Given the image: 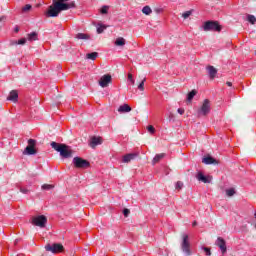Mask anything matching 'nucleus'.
Returning a JSON list of instances; mask_svg holds the SVG:
<instances>
[{"instance_id":"nucleus-1","label":"nucleus","mask_w":256,"mask_h":256,"mask_svg":"<svg viewBox=\"0 0 256 256\" xmlns=\"http://www.w3.org/2000/svg\"><path fill=\"white\" fill-rule=\"evenodd\" d=\"M75 8V2H71L70 4H62L58 3L57 0L52 1V5L49 6L47 15L48 17H58L61 11H68V9Z\"/></svg>"},{"instance_id":"nucleus-2","label":"nucleus","mask_w":256,"mask_h":256,"mask_svg":"<svg viewBox=\"0 0 256 256\" xmlns=\"http://www.w3.org/2000/svg\"><path fill=\"white\" fill-rule=\"evenodd\" d=\"M50 146L54 151H57L63 159H71V157H73V150L71 149V146L67 144L51 142Z\"/></svg>"},{"instance_id":"nucleus-3","label":"nucleus","mask_w":256,"mask_h":256,"mask_svg":"<svg viewBox=\"0 0 256 256\" xmlns=\"http://www.w3.org/2000/svg\"><path fill=\"white\" fill-rule=\"evenodd\" d=\"M202 29L203 31H214L215 33H221V31H223V26L219 24L218 21L208 20L204 22Z\"/></svg>"},{"instance_id":"nucleus-4","label":"nucleus","mask_w":256,"mask_h":256,"mask_svg":"<svg viewBox=\"0 0 256 256\" xmlns=\"http://www.w3.org/2000/svg\"><path fill=\"white\" fill-rule=\"evenodd\" d=\"M38 39H39V34L31 33V34H27L26 37L20 38L19 40H12V41H10V45L11 46L26 45L27 41H29L31 43L33 41H37Z\"/></svg>"},{"instance_id":"nucleus-5","label":"nucleus","mask_w":256,"mask_h":256,"mask_svg":"<svg viewBox=\"0 0 256 256\" xmlns=\"http://www.w3.org/2000/svg\"><path fill=\"white\" fill-rule=\"evenodd\" d=\"M181 251L186 256H191V243H189V235L182 234Z\"/></svg>"},{"instance_id":"nucleus-6","label":"nucleus","mask_w":256,"mask_h":256,"mask_svg":"<svg viewBox=\"0 0 256 256\" xmlns=\"http://www.w3.org/2000/svg\"><path fill=\"white\" fill-rule=\"evenodd\" d=\"M72 163L74 165V167H76V169H87V167H89L91 164L89 163V161L76 156L73 158Z\"/></svg>"},{"instance_id":"nucleus-7","label":"nucleus","mask_w":256,"mask_h":256,"mask_svg":"<svg viewBox=\"0 0 256 256\" xmlns=\"http://www.w3.org/2000/svg\"><path fill=\"white\" fill-rule=\"evenodd\" d=\"M35 145H37V140L29 139L28 146L24 149L23 155H37V150H35Z\"/></svg>"},{"instance_id":"nucleus-8","label":"nucleus","mask_w":256,"mask_h":256,"mask_svg":"<svg viewBox=\"0 0 256 256\" xmlns=\"http://www.w3.org/2000/svg\"><path fill=\"white\" fill-rule=\"evenodd\" d=\"M32 225L40 227V229L45 228L47 225V217L45 215L32 217Z\"/></svg>"},{"instance_id":"nucleus-9","label":"nucleus","mask_w":256,"mask_h":256,"mask_svg":"<svg viewBox=\"0 0 256 256\" xmlns=\"http://www.w3.org/2000/svg\"><path fill=\"white\" fill-rule=\"evenodd\" d=\"M45 250L53 254L63 253V244H59V243L47 244L45 246Z\"/></svg>"},{"instance_id":"nucleus-10","label":"nucleus","mask_w":256,"mask_h":256,"mask_svg":"<svg viewBox=\"0 0 256 256\" xmlns=\"http://www.w3.org/2000/svg\"><path fill=\"white\" fill-rule=\"evenodd\" d=\"M211 112V103L209 102V99H205L201 108L198 110V115H209Z\"/></svg>"},{"instance_id":"nucleus-11","label":"nucleus","mask_w":256,"mask_h":256,"mask_svg":"<svg viewBox=\"0 0 256 256\" xmlns=\"http://www.w3.org/2000/svg\"><path fill=\"white\" fill-rule=\"evenodd\" d=\"M217 247H219L222 255H225L227 253V242L222 237H218L216 240Z\"/></svg>"},{"instance_id":"nucleus-12","label":"nucleus","mask_w":256,"mask_h":256,"mask_svg":"<svg viewBox=\"0 0 256 256\" xmlns=\"http://www.w3.org/2000/svg\"><path fill=\"white\" fill-rule=\"evenodd\" d=\"M196 179L198 181H201L202 183H211V181H213V177L212 176H205L203 174V172H198L196 174Z\"/></svg>"},{"instance_id":"nucleus-13","label":"nucleus","mask_w":256,"mask_h":256,"mask_svg":"<svg viewBox=\"0 0 256 256\" xmlns=\"http://www.w3.org/2000/svg\"><path fill=\"white\" fill-rule=\"evenodd\" d=\"M138 156H139V152L126 154L125 156H123L122 162L131 163V161H134V159H137Z\"/></svg>"},{"instance_id":"nucleus-14","label":"nucleus","mask_w":256,"mask_h":256,"mask_svg":"<svg viewBox=\"0 0 256 256\" xmlns=\"http://www.w3.org/2000/svg\"><path fill=\"white\" fill-rule=\"evenodd\" d=\"M110 81H111V75L106 74L100 78L99 85L100 87L105 88L109 85Z\"/></svg>"},{"instance_id":"nucleus-15","label":"nucleus","mask_w":256,"mask_h":256,"mask_svg":"<svg viewBox=\"0 0 256 256\" xmlns=\"http://www.w3.org/2000/svg\"><path fill=\"white\" fill-rule=\"evenodd\" d=\"M102 143H103V141L101 140V138L94 136L91 139L90 147H92V149H95L97 147V145H101Z\"/></svg>"},{"instance_id":"nucleus-16","label":"nucleus","mask_w":256,"mask_h":256,"mask_svg":"<svg viewBox=\"0 0 256 256\" xmlns=\"http://www.w3.org/2000/svg\"><path fill=\"white\" fill-rule=\"evenodd\" d=\"M7 99L8 101H13V103H17V100L19 99V94L16 90H12Z\"/></svg>"},{"instance_id":"nucleus-17","label":"nucleus","mask_w":256,"mask_h":256,"mask_svg":"<svg viewBox=\"0 0 256 256\" xmlns=\"http://www.w3.org/2000/svg\"><path fill=\"white\" fill-rule=\"evenodd\" d=\"M202 163L204 165H214V163H217V160L211 156H206L202 159Z\"/></svg>"},{"instance_id":"nucleus-18","label":"nucleus","mask_w":256,"mask_h":256,"mask_svg":"<svg viewBox=\"0 0 256 256\" xmlns=\"http://www.w3.org/2000/svg\"><path fill=\"white\" fill-rule=\"evenodd\" d=\"M207 71L210 79H215V77H217V70L213 66H208Z\"/></svg>"},{"instance_id":"nucleus-19","label":"nucleus","mask_w":256,"mask_h":256,"mask_svg":"<svg viewBox=\"0 0 256 256\" xmlns=\"http://www.w3.org/2000/svg\"><path fill=\"white\" fill-rule=\"evenodd\" d=\"M131 106L128 104H123L118 108V113H130Z\"/></svg>"},{"instance_id":"nucleus-20","label":"nucleus","mask_w":256,"mask_h":256,"mask_svg":"<svg viewBox=\"0 0 256 256\" xmlns=\"http://www.w3.org/2000/svg\"><path fill=\"white\" fill-rule=\"evenodd\" d=\"M165 157V153L156 154L155 157L152 160V165H155L156 163H159L161 159Z\"/></svg>"},{"instance_id":"nucleus-21","label":"nucleus","mask_w":256,"mask_h":256,"mask_svg":"<svg viewBox=\"0 0 256 256\" xmlns=\"http://www.w3.org/2000/svg\"><path fill=\"white\" fill-rule=\"evenodd\" d=\"M116 47H123L125 45V38L118 37L115 41Z\"/></svg>"},{"instance_id":"nucleus-22","label":"nucleus","mask_w":256,"mask_h":256,"mask_svg":"<svg viewBox=\"0 0 256 256\" xmlns=\"http://www.w3.org/2000/svg\"><path fill=\"white\" fill-rule=\"evenodd\" d=\"M97 57H99V53H97V52H92V53L86 54V59H90L91 61H95V59H97Z\"/></svg>"},{"instance_id":"nucleus-23","label":"nucleus","mask_w":256,"mask_h":256,"mask_svg":"<svg viewBox=\"0 0 256 256\" xmlns=\"http://www.w3.org/2000/svg\"><path fill=\"white\" fill-rule=\"evenodd\" d=\"M95 27H96L97 33H103V31L107 29V25L105 24H96Z\"/></svg>"},{"instance_id":"nucleus-24","label":"nucleus","mask_w":256,"mask_h":256,"mask_svg":"<svg viewBox=\"0 0 256 256\" xmlns=\"http://www.w3.org/2000/svg\"><path fill=\"white\" fill-rule=\"evenodd\" d=\"M195 95H197V90L190 91L187 95V101H193V97H195Z\"/></svg>"},{"instance_id":"nucleus-25","label":"nucleus","mask_w":256,"mask_h":256,"mask_svg":"<svg viewBox=\"0 0 256 256\" xmlns=\"http://www.w3.org/2000/svg\"><path fill=\"white\" fill-rule=\"evenodd\" d=\"M76 39H91V36H89V34H85V33H78L75 36Z\"/></svg>"},{"instance_id":"nucleus-26","label":"nucleus","mask_w":256,"mask_h":256,"mask_svg":"<svg viewBox=\"0 0 256 256\" xmlns=\"http://www.w3.org/2000/svg\"><path fill=\"white\" fill-rule=\"evenodd\" d=\"M142 13H144V15H151V13H153V10H151V7L149 6H144L142 8Z\"/></svg>"},{"instance_id":"nucleus-27","label":"nucleus","mask_w":256,"mask_h":256,"mask_svg":"<svg viewBox=\"0 0 256 256\" xmlns=\"http://www.w3.org/2000/svg\"><path fill=\"white\" fill-rule=\"evenodd\" d=\"M247 21H248V23H251V25H255V23H256L255 15L248 14Z\"/></svg>"},{"instance_id":"nucleus-28","label":"nucleus","mask_w":256,"mask_h":256,"mask_svg":"<svg viewBox=\"0 0 256 256\" xmlns=\"http://www.w3.org/2000/svg\"><path fill=\"white\" fill-rule=\"evenodd\" d=\"M193 15V10L186 11L182 14L183 19H189Z\"/></svg>"},{"instance_id":"nucleus-29","label":"nucleus","mask_w":256,"mask_h":256,"mask_svg":"<svg viewBox=\"0 0 256 256\" xmlns=\"http://www.w3.org/2000/svg\"><path fill=\"white\" fill-rule=\"evenodd\" d=\"M53 187L54 186L51 184H43L41 188L43 191H51V189H53Z\"/></svg>"},{"instance_id":"nucleus-30","label":"nucleus","mask_w":256,"mask_h":256,"mask_svg":"<svg viewBox=\"0 0 256 256\" xmlns=\"http://www.w3.org/2000/svg\"><path fill=\"white\" fill-rule=\"evenodd\" d=\"M227 197H233L235 195V188H229L226 190Z\"/></svg>"},{"instance_id":"nucleus-31","label":"nucleus","mask_w":256,"mask_h":256,"mask_svg":"<svg viewBox=\"0 0 256 256\" xmlns=\"http://www.w3.org/2000/svg\"><path fill=\"white\" fill-rule=\"evenodd\" d=\"M108 11H109V6H107V5L102 6V8L100 10L102 15H107Z\"/></svg>"},{"instance_id":"nucleus-32","label":"nucleus","mask_w":256,"mask_h":256,"mask_svg":"<svg viewBox=\"0 0 256 256\" xmlns=\"http://www.w3.org/2000/svg\"><path fill=\"white\" fill-rule=\"evenodd\" d=\"M145 81L146 79L144 78L141 83L138 85L139 91H145Z\"/></svg>"},{"instance_id":"nucleus-33","label":"nucleus","mask_w":256,"mask_h":256,"mask_svg":"<svg viewBox=\"0 0 256 256\" xmlns=\"http://www.w3.org/2000/svg\"><path fill=\"white\" fill-rule=\"evenodd\" d=\"M204 253L207 255V256H211V248L209 247H202Z\"/></svg>"},{"instance_id":"nucleus-34","label":"nucleus","mask_w":256,"mask_h":256,"mask_svg":"<svg viewBox=\"0 0 256 256\" xmlns=\"http://www.w3.org/2000/svg\"><path fill=\"white\" fill-rule=\"evenodd\" d=\"M31 9H32L31 4H27V5H25V6L22 8V11L25 13V12H27V11H31Z\"/></svg>"},{"instance_id":"nucleus-35","label":"nucleus","mask_w":256,"mask_h":256,"mask_svg":"<svg viewBox=\"0 0 256 256\" xmlns=\"http://www.w3.org/2000/svg\"><path fill=\"white\" fill-rule=\"evenodd\" d=\"M175 189H183V182L181 181L176 182Z\"/></svg>"},{"instance_id":"nucleus-36","label":"nucleus","mask_w":256,"mask_h":256,"mask_svg":"<svg viewBox=\"0 0 256 256\" xmlns=\"http://www.w3.org/2000/svg\"><path fill=\"white\" fill-rule=\"evenodd\" d=\"M147 129H148V132L151 133V135H153V133H155V127H153L152 125H149L147 127Z\"/></svg>"},{"instance_id":"nucleus-37","label":"nucleus","mask_w":256,"mask_h":256,"mask_svg":"<svg viewBox=\"0 0 256 256\" xmlns=\"http://www.w3.org/2000/svg\"><path fill=\"white\" fill-rule=\"evenodd\" d=\"M58 3H61L62 5H71V2L70 3H67L69 2V0H57Z\"/></svg>"},{"instance_id":"nucleus-38","label":"nucleus","mask_w":256,"mask_h":256,"mask_svg":"<svg viewBox=\"0 0 256 256\" xmlns=\"http://www.w3.org/2000/svg\"><path fill=\"white\" fill-rule=\"evenodd\" d=\"M20 193H23L24 195H27V193H29V189L20 187Z\"/></svg>"},{"instance_id":"nucleus-39","label":"nucleus","mask_w":256,"mask_h":256,"mask_svg":"<svg viewBox=\"0 0 256 256\" xmlns=\"http://www.w3.org/2000/svg\"><path fill=\"white\" fill-rule=\"evenodd\" d=\"M129 213H131V211H130L129 209L125 208V209L123 210V215H124V217H129Z\"/></svg>"},{"instance_id":"nucleus-40","label":"nucleus","mask_w":256,"mask_h":256,"mask_svg":"<svg viewBox=\"0 0 256 256\" xmlns=\"http://www.w3.org/2000/svg\"><path fill=\"white\" fill-rule=\"evenodd\" d=\"M7 21V16L0 17V23H5Z\"/></svg>"},{"instance_id":"nucleus-41","label":"nucleus","mask_w":256,"mask_h":256,"mask_svg":"<svg viewBox=\"0 0 256 256\" xmlns=\"http://www.w3.org/2000/svg\"><path fill=\"white\" fill-rule=\"evenodd\" d=\"M177 113H179V115H183V113H185V109H183V108H178V109H177Z\"/></svg>"},{"instance_id":"nucleus-42","label":"nucleus","mask_w":256,"mask_h":256,"mask_svg":"<svg viewBox=\"0 0 256 256\" xmlns=\"http://www.w3.org/2000/svg\"><path fill=\"white\" fill-rule=\"evenodd\" d=\"M168 119H169V121H173V119H175V116L173 115V113L169 114Z\"/></svg>"},{"instance_id":"nucleus-43","label":"nucleus","mask_w":256,"mask_h":256,"mask_svg":"<svg viewBox=\"0 0 256 256\" xmlns=\"http://www.w3.org/2000/svg\"><path fill=\"white\" fill-rule=\"evenodd\" d=\"M14 31H15V33H19V31H20V28H19V26H14V29H13Z\"/></svg>"},{"instance_id":"nucleus-44","label":"nucleus","mask_w":256,"mask_h":256,"mask_svg":"<svg viewBox=\"0 0 256 256\" xmlns=\"http://www.w3.org/2000/svg\"><path fill=\"white\" fill-rule=\"evenodd\" d=\"M128 80H129V81H133V75H132V74H129V75H128Z\"/></svg>"},{"instance_id":"nucleus-45","label":"nucleus","mask_w":256,"mask_h":256,"mask_svg":"<svg viewBox=\"0 0 256 256\" xmlns=\"http://www.w3.org/2000/svg\"><path fill=\"white\" fill-rule=\"evenodd\" d=\"M226 85H228V87H231L233 85V83L231 82H226Z\"/></svg>"},{"instance_id":"nucleus-46","label":"nucleus","mask_w":256,"mask_h":256,"mask_svg":"<svg viewBox=\"0 0 256 256\" xmlns=\"http://www.w3.org/2000/svg\"><path fill=\"white\" fill-rule=\"evenodd\" d=\"M130 83H132V85H135V80L134 79L130 80Z\"/></svg>"},{"instance_id":"nucleus-47","label":"nucleus","mask_w":256,"mask_h":256,"mask_svg":"<svg viewBox=\"0 0 256 256\" xmlns=\"http://www.w3.org/2000/svg\"><path fill=\"white\" fill-rule=\"evenodd\" d=\"M192 225H193V227L197 226V221H194V222L192 223Z\"/></svg>"},{"instance_id":"nucleus-48","label":"nucleus","mask_w":256,"mask_h":256,"mask_svg":"<svg viewBox=\"0 0 256 256\" xmlns=\"http://www.w3.org/2000/svg\"><path fill=\"white\" fill-rule=\"evenodd\" d=\"M17 243H19V239H16V240L14 241V245H17Z\"/></svg>"},{"instance_id":"nucleus-49","label":"nucleus","mask_w":256,"mask_h":256,"mask_svg":"<svg viewBox=\"0 0 256 256\" xmlns=\"http://www.w3.org/2000/svg\"><path fill=\"white\" fill-rule=\"evenodd\" d=\"M60 31H65V29H63V27H61Z\"/></svg>"},{"instance_id":"nucleus-50","label":"nucleus","mask_w":256,"mask_h":256,"mask_svg":"<svg viewBox=\"0 0 256 256\" xmlns=\"http://www.w3.org/2000/svg\"><path fill=\"white\" fill-rule=\"evenodd\" d=\"M254 217H255V219H256V212H255V214H254Z\"/></svg>"}]
</instances>
